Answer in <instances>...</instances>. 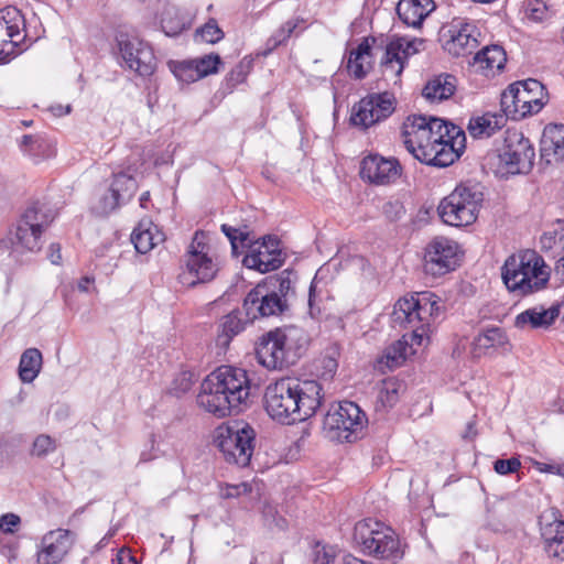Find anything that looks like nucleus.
<instances>
[{
  "label": "nucleus",
  "mask_w": 564,
  "mask_h": 564,
  "mask_svg": "<svg viewBox=\"0 0 564 564\" xmlns=\"http://www.w3.org/2000/svg\"><path fill=\"white\" fill-rule=\"evenodd\" d=\"M324 401V390L316 380L285 377L271 382L264 391L268 415L281 424L304 422L316 414Z\"/></svg>",
  "instance_id": "nucleus-1"
},
{
  "label": "nucleus",
  "mask_w": 564,
  "mask_h": 564,
  "mask_svg": "<svg viewBox=\"0 0 564 564\" xmlns=\"http://www.w3.org/2000/svg\"><path fill=\"white\" fill-rule=\"evenodd\" d=\"M250 395V380L245 369L220 366L202 382L197 404L207 413L224 419L239 413Z\"/></svg>",
  "instance_id": "nucleus-2"
},
{
  "label": "nucleus",
  "mask_w": 564,
  "mask_h": 564,
  "mask_svg": "<svg viewBox=\"0 0 564 564\" xmlns=\"http://www.w3.org/2000/svg\"><path fill=\"white\" fill-rule=\"evenodd\" d=\"M424 41L422 39H406L394 36L384 44L383 35L364 37L356 50L349 54L347 69L355 79H362L372 67V51L384 48L381 67L384 76H390L394 83L404 70L409 57L420 52Z\"/></svg>",
  "instance_id": "nucleus-3"
},
{
  "label": "nucleus",
  "mask_w": 564,
  "mask_h": 564,
  "mask_svg": "<svg viewBox=\"0 0 564 564\" xmlns=\"http://www.w3.org/2000/svg\"><path fill=\"white\" fill-rule=\"evenodd\" d=\"M308 343L302 328L290 326L263 334L256 344L258 362L268 370H282L294 364Z\"/></svg>",
  "instance_id": "nucleus-4"
},
{
  "label": "nucleus",
  "mask_w": 564,
  "mask_h": 564,
  "mask_svg": "<svg viewBox=\"0 0 564 564\" xmlns=\"http://www.w3.org/2000/svg\"><path fill=\"white\" fill-rule=\"evenodd\" d=\"M220 270L218 258L209 254L203 231H196L182 258L178 282L188 289L214 281Z\"/></svg>",
  "instance_id": "nucleus-5"
},
{
  "label": "nucleus",
  "mask_w": 564,
  "mask_h": 564,
  "mask_svg": "<svg viewBox=\"0 0 564 564\" xmlns=\"http://www.w3.org/2000/svg\"><path fill=\"white\" fill-rule=\"evenodd\" d=\"M484 202L479 184L462 183L445 196L437 206L442 221L453 227H464L477 220Z\"/></svg>",
  "instance_id": "nucleus-6"
},
{
  "label": "nucleus",
  "mask_w": 564,
  "mask_h": 564,
  "mask_svg": "<svg viewBox=\"0 0 564 564\" xmlns=\"http://www.w3.org/2000/svg\"><path fill=\"white\" fill-rule=\"evenodd\" d=\"M354 540L367 554L380 560L397 563L404 556V550L395 531L371 518L355 524Z\"/></svg>",
  "instance_id": "nucleus-7"
},
{
  "label": "nucleus",
  "mask_w": 564,
  "mask_h": 564,
  "mask_svg": "<svg viewBox=\"0 0 564 564\" xmlns=\"http://www.w3.org/2000/svg\"><path fill=\"white\" fill-rule=\"evenodd\" d=\"M436 296L430 292L413 294L409 297L400 299L392 312V321L412 332L413 343L421 345L429 317L437 315L440 311Z\"/></svg>",
  "instance_id": "nucleus-8"
},
{
  "label": "nucleus",
  "mask_w": 564,
  "mask_h": 564,
  "mask_svg": "<svg viewBox=\"0 0 564 564\" xmlns=\"http://www.w3.org/2000/svg\"><path fill=\"white\" fill-rule=\"evenodd\" d=\"M549 98L545 86L538 79L528 78L510 84L500 97L501 111L511 120L518 121L538 113Z\"/></svg>",
  "instance_id": "nucleus-9"
},
{
  "label": "nucleus",
  "mask_w": 564,
  "mask_h": 564,
  "mask_svg": "<svg viewBox=\"0 0 564 564\" xmlns=\"http://www.w3.org/2000/svg\"><path fill=\"white\" fill-rule=\"evenodd\" d=\"M452 124L435 117L411 115L402 124L401 139L409 153L421 161L424 152H429L441 138L447 137Z\"/></svg>",
  "instance_id": "nucleus-10"
},
{
  "label": "nucleus",
  "mask_w": 564,
  "mask_h": 564,
  "mask_svg": "<svg viewBox=\"0 0 564 564\" xmlns=\"http://www.w3.org/2000/svg\"><path fill=\"white\" fill-rule=\"evenodd\" d=\"M368 420L359 405L351 401L332 404L323 420V430L330 440L355 442L366 426Z\"/></svg>",
  "instance_id": "nucleus-11"
},
{
  "label": "nucleus",
  "mask_w": 564,
  "mask_h": 564,
  "mask_svg": "<svg viewBox=\"0 0 564 564\" xmlns=\"http://www.w3.org/2000/svg\"><path fill=\"white\" fill-rule=\"evenodd\" d=\"M502 174H527L534 164L535 151L524 134L517 129H507L503 139L495 150Z\"/></svg>",
  "instance_id": "nucleus-12"
},
{
  "label": "nucleus",
  "mask_w": 564,
  "mask_h": 564,
  "mask_svg": "<svg viewBox=\"0 0 564 564\" xmlns=\"http://www.w3.org/2000/svg\"><path fill=\"white\" fill-rule=\"evenodd\" d=\"M256 432L249 425L242 427L225 426L217 429L215 444L226 462L246 467L254 448Z\"/></svg>",
  "instance_id": "nucleus-13"
},
{
  "label": "nucleus",
  "mask_w": 564,
  "mask_h": 564,
  "mask_svg": "<svg viewBox=\"0 0 564 564\" xmlns=\"http://www.w3.org/2000/svg\"><path fill=\"white\" fill-rule=\"evenodd\" d=\"M480 30L476 22L463 17H455L440 31L443 48L452 56L470 55L479 45Z\"/></svg>",
  "instance_id": "nucleus-14"
},
{
  "label": "nucleus",
  "mask_w": 564,
  "mask_h": 564,
  "mask_svg": "<svg viewBox=\"0 0 564 564\" xmlns=\"http://www.w3.org/2000/svg\"><path fill=\"white\" fill-rule=\"evenodd\" d=\"M395 110V98L390 93L368 94L356 102L350 111V126L367 131L387 120Z\"/></svg>",
  "instance_id": "nucleus-15"
},
{
  "label": "nucleus",
  "mask_w": 564,
  "mask_h": 564,
  "mask_svg": "<svg viewBox=\"0 0 564 564\" xmlns=\"http://www.w3.org/2000/svg\"><path fill=\"white\" fill-rule=\"evenodd\" d=\"M459 246L446 237H435L424 253V271L432 276H442L459 265Z\"/></svg>",
  "instance_id": "nucleus-16"
},
{
  "label": "nucleus",
  "mask_w": 564,
  "mask_h": 564,
  "mask_svg": "<svg viewBox=\"0 0 564 564\" xmlns=\"http://www.w3.org/2000/svg\"><path fill=\"white\" fill-rule=\"evenodd\" d=\"M120 56L126 66L142 77L151 76L156 68L152 47L135 36L120 33L117 36Z\"/></svg>",
  "instance_id": "nucleus-17"
},
{
  "label": "nucleus",
  "mask_w": 564,
  "mask_h": 564,
  "mask_svg": "<svg viewBox=\"0 0 564 564\" xmlns=\"http://www.w3.org/2000/svg\"><path fill=\"white\" fill-rule=\"evenodd\" d=\"M20 24H24V20L19 10H0V64L9 63L25 50L22 46L25 35L22 34Z\"/></svg>",
  "instance_id": "nucleus-18"
},
{
  "label": "nucleus",
  "mask_w": 564,
  "mask_h": 564,
  "mask_svg": "<svg viewBox=\"0 0 564 564\" xmlns=\"http://www.w3.org/2000/svg\"><path fill=\"white\" fill-rule=\"evenodd\" d=\"M465 141V132L458 126L452 124L447 137L441 138L429 152H424L420 162L436 167L449 166L460 158Z\"/></svg>",
  "instance_id": "nucleus-19"
},
{
  "label": "nucleus",
  "mask_w": 564,
  "mask_h": 564,
  "mask_svg": "<svg viewBox=\"0 0 564 564\" xmlns=\"http://www.w3.org/2000/svg\"><path fill=\"white\" fill-rule=\"evenodd\" d=\"M532 259H535V250L527 249L518 254L507 258L501 268V276L505 285L510 292L518 295H528L532 293V286L527 278Z\"/></svg>",
  "instance_id": "nucleus-20"
},
{
  "label": "nucleus",
  "mask_w": 564,
  "mask_h": 564,
  "mask_svg": "<svg viewBox=\"0 0 564 564\" xmlns=\"http://www.w3.org/2000/svg\"><path fill=\"white\" fill-rule=\"evenodd\" d=\"M288 307L286 300L273 294L268 285L259 283L245 297L242 308L249 319L268 317L283 313Z\"/></svg>",
  "instance_id": "nucleus-21"
},
{
  "label": "nucleus",
  "mask_w": 564,
  "mask_h": 564,
  "mask_svg": "<svg viewBox=\"0 0 564 564\" xmlns=\"http://www.w3.org/2000/svg\"><path fill=\"white\" fill-rule=\"evenodd\" d=\"M138 189V182L134 176L119 172L113 174L108 193L102 195L94 210L99 216H107L118 207L132 199Z\"/></svg>",
  "instance_id": "nucleus-22"
},
{
  "label": "nucleus",
  "mask_w": 564,
  "mask_h": 564,
  "mask_svg": "<svg viewBox=\"0 0 564 564\" xmlns=\"http://www.w3.org/2000/svg\"><path fill=\"white\" fill-rule=\"evenodd\" d=\"M402 173V166L395 158H384L370 153L360 163V176L376 185L394 183Z\"/></svg>",
  "instance_id": "nucleus-23"
},
{
  "label": "nucleus",
  "mask_w": 564,
  "mask_h": 564,
  "mask_svg": "<svg viewBox=\"0 0 564 564\" xmlns=\"http://www.w3.org/2000/svg\"><path fill=\"white\" fill-rule=\"evenodd\" d=\"M69 531L56 529L45 533L36 552V564H58L67 553Z\"/></svg>",
  "instance_id": "nucleus-24"
},
{
  "label": "nucleus",
  "mask_w": 564,
  "mask_h": 564,
  "mask_svg": "<svg viewBox=\"0 0 564 564\" xmlns=\"http://www.w3.org/2000/svg\"><path fill=\"white\" fill-rule=\"evenodd\" d=\"M507 54L502 46L492 44L478 51L470 65L485 76H494L505 68Z\"/></svg>",
  "instance_id": "nucleus-25"
},
{
  "label": "nucleus",
  "mask_w": 564,
  "mask_h": 564,
  "mask_svg": "<svg viewBox=\"0 0 564 564\" xmlns=\"http://www.w3.org/2000/svg\"><path fill=\"white\" fill-rule=\"evenodd\" d=\"M242 310H234L225 315L219 324L216 337V345L221 349H227L237 335L246 329V326L252 323Z\"/></svg>",
  "instance_id": "nucleus-26"
},
{
  "label": "nucleus",
  "mask_w": 564,
  "mask_h": 564,
  "mask_svg": "<svg viewBox=\"0 0 564 564\" xmlns=\"http://www.w3.org/2000/svg\"><path fill=\"white\" fill-rule=\"evenodd\" d=\"M41 234H39L26 220L21 217L13 228L10 229L8 239L0 240L1 245L28 251H37L41 249Z\"/></svg>",
  "instance_id": "nucleus-27"
},
{
  "label": "nucleus",
  "mask_w": 564,
  "mask_h": 564,
  "mask_svg": "<svg viewBox=\"0 0 564 564\" xmlns=\"http://www.w3.org/2000/svg\"><path fill=\"white\" fill-rule=\"evenodd\" d=\"M560 315L558 306L552 305L545 310L543 306L530 307L516 316L514 326L519 329L547 328Z\"/></svg>",
  "instance_id": "nucleus-28"
},
{
  "label": "nucleus",
  "mask_w": 564,
  "mask_h": 564,
  "mask_svg": "<svg viewBox=\"0 0 564 564\" xmlns=\"http://www.w3.org/2000/svg\"><path fill=\"white\" fill-rule=\"evenodd\" d=\"M541 155L547 162L564 161V124H549L541 138Z\"/></svg>",
  "instance_id": "nucleus-29"
},
{
  "label": "nucleus",
  "mask_w": 564,
  "mask_h": 564,
  "mask_svg": "<svg viewBox=\"0 0 564 564\" xmlns=\"http://www.w3.org/2000/svg\"><path fill=\"white\" fill-rule=\"evenodd\" d=\"M435 9L433 0H400L397 6L399 19L406 25L421 26L424 19Z\"/></svg>",
  "instance_id": "nucleus-30"
},
{
  "label": "nucleus",
  "mask_w": 564,
  "mask_h": 564,
  "mask_svg": "<svg viewBox=\"0 0 564 564\" xmlns=\"http://www.w3.org/2000/svg\"><path fill=\"white\" fill-rule=\"evenodd\" d=\"M256 242L247 246L249 252L243 258V265L249 269H254L261 273H267L279 269L283 262V253H275L262 251L261 248H256Z\"/></svg>",
  "instance_id": "nucleus-31"
},
{
  "label": "nucleus",
  "mask_w": 564,
  "mask_h": 564,
  "mask_svg": "<svg viewBox=\"0 0 564 564\" xmlns=\"http://www.w3.org/2000/svg\"><path fill=\"white\" fill-rule=\"evenodd\" d=\"M508 119L510 117L501 110L500 112H486L469 120L468 131L474 138H489L502 129Z\"/></svg>",
  "instance_id": "nucleus-32"
},
{
  "label": "nucleus",
  "mask_w": 564,
  "mask_h": 564,
  "mask_svg": "<svg viewBox=\"0 0 564 564\" xmlns=\"http://www.w3.org/2000/svg\"><path fill=\"white\" fill-rule=\"evenodd\" d=\"M457 78L454 75L443 73L427 80L422 95L431 102H441L449 99L456 90Z\"/></svg>",
  "instance_id": "nucleus-33"
},
{
  "label": "nucleus",
  "mask_w": 564,
  "mask_h": 564,
  "mask_svg": "<svg viewBox=\"0 0 564 564\" xmlns=\"http://www.w3.org/2000/svg\"><path fill=\"white\" fill-rule=\"evenodd\" d=\"M509 345V338L506 332L496 326L485 327L474 338L473 354L476 357L486 355L491 348H505Z\"/></svg>",
  "instance_id": "nucleus-34"
},
{
  "label": "nucleus",
  "mask_w": 564,
  "mask_h": 564,
  "mask_svg": "<svg viewBox=\"0 0 564 564\" xmlns=\"http://www.w3.org/2000/svg\"><path fill=\"white\" fill-rule=\"evenodd\" d=\"M542 542H564V520L558 509L551 508L539 518Z\"/></svg>",
  "instance_id": "nucleus-35"
},
{
  "label": "nucleus",
  "mask_w": 564,
  "mask_h": 564,
  "mask_svg": "<svg viewBox=\"0 0 564 564\" xmlns=\"http://www.w3.org/2000/svg\"><path fill=\"white\" fill-rule=\"evenodd\" d=\"M164 240L163 234L152 223H140L131 235L137 252L145 254Z\"/></svg>",
  "instance_id": "nucleus-36"
},
{
  "label": "nucleus",
  "mask_w": 564,
  "mask_h": 564,
  "mask_svg": "<svg viewBox=\"0 0 564 564\" xmlns=\"http://www.w3.org/2000/svg\"><path fill=\"white\" fill-rule=\"evenodd\" d=\"M191 20L177 7L167 4L161 14V28L167 36H177L189 28Z\"/></svg>",
  "instance_id": "nucleus-37"
},
{
  "label": "nucleus",
  "mask_w": 564,
  "mask_h": 564,
  "mask_svg": "<svg viewBox=\"0 0 564 564\" xmlns=\"http://www.w3.org/2000/svg\"><path fill=\"white\" fill-rule=\"evenodd\" d=\"M43 364L42 352L37 348L23 351L19 362V377L22 382L31 383L39 376Z\"/></svg>",
  "instance_id": "nucleus-38"
},
{
  "label": "nucleus",
  "mask_w": 564,
  "mask_h": 564,
  "mask_svg": "<svg viewBox=\"0 0 564 564\" xmlns=\"http://www.w3.org/2000/svg\"><path fill=\"white\" fill-rule=\"evenodd\" d=\"M55 216L56 214L53 209L47 207L45 204L36 202L25 209L21 215V218L31 223L32 227L42 235L43 231L53 223Z\"/></svg>",
  "instance_id": "nucleus-39"
},
{
  "label": "nucleus",
  "mask_w": 564,
  "mask_h": 564,
  "mask_svg": "<svg viewBox=\"0 0 564 564\" xmlns=\"http://www.w3.org/2000/svg\"><path fill=\"white\" fill-rule=\"evenodd\" d=\"M408 349V341L397 340L388 346L383 354L377 359V368L381 372H386V369L393 370L400 367L405 361Z\"/></svg>",
  "instance_id": "nucleus-40"
},
{
  "label": "nucleus",
  "mask_w": 564,
  "mask_h": 564,
  "mask_svg": "<svg viewBox=\"0 0 564 564\" xmlns=\"http://www.w3.org/2000/svg\"><path fill=\"white\" fill-rule=\"evenodd\" d=\"M564 221L556 220L555 227L545 230L541 238L540 245L542 251L549 253L552 258H556L564 251Z\"/></svg>",
  "instance_id": "nucleus-41"
},
{
  "label": "nucleus",
  "mask_w": 564,
  "mask_h": 564,
  "mask_svg": "<svg viewBox=\"0 0 564 564\" xmlns=\"http://www.w3.org/2000/svg\"><path fill=\"white\" fill-rule=\"evenodd\" d=\"M527 278L532 286V293L543 290L550 280V267L546 265L542 256L535 251V259H532Z\"/></svg>",
  "instance_id": "nucleus-42"
},
{
  "label": "nucleus",
  "mask_w": 564,
  "mask_h": 564,
  "mask_svg": "<svg viewBox=\"0 0 564 564\" xmlns=\"http://www.w3.org/2000/svg\"><path fill=\"white\" fill-rule=\"evenodd\" d=\"M20 148L25 154L34 159H45L52 154V148L48 142L37 135H23Z\"/></svg>",
  "instance_id": "nucleus-43"
},
{
  "label": "nucleus",
  "mask_w": 564,
  "mask_h": 564,
  "mask_svg": "<svg viewBox=\"0 0 564 564\" xmlns=\"http://www.w3.org/2000/svg\"><path fill=\"white\" fill-rule=\"evenodd\" d=\"M403 391L404 384L402 382L394 379L384 380L378 394V403L386 409H391L399 402Z\"/></svg>",
  "instance_id": "nucleus-44"
},
{
  "label": "nucleus",
  "mask_w": 564,
  "mask_h": 564,
  "mask_svg": "<svg viewBox=\"0 0 564 564\" xmlns=\"http://www.w3.org/2000/svg\"><path fill=\"white\" fill-rule=\"evenodd\" d=\"M221 231L230 241L234 253H237L239 245L242 248H247L248 245L256 242V236L247 230V226H243V228H235L224 224L221 225Z\"/></svg>",
  "instance_id": "nucleus-45"
},
{
  "label": "nucleus",
  "mask_w": 564,
  "mask_h": 564,
  "mask_svg": "<svg viewBox=\"0 0 564 564\" xmlns=\"http://www.w3.org/2000/svg\"><path fill=\"white\" fill-rule=\"evenodd\" d=\"M167 66L177 80L182 83L191 84L200 79L193 59L170 61Z\"/></svg>",
  "instance_id": "nucleus-46"
},
{
  "label": "nucleus",
  "mask_w": 564,
  "mask_h": 564,
  "mask_svg": "<svg viewBox=\"0 0 564 564\" xmlns=\"http://www.w3.org/2000/svg\"><path fill=\"white\" fill-rule=\"evenodd\" d=\"M195 382L194 373L189 370H183L175 375L173 378L171 386L169 388V393L180 398L187 393Z\"/></svg>",
  "instance_id": "nucleus-47"
},
{
  "label": "nucleus",
  "mask_w": 564,
  "mask_h": 564,
  "mask_svg": "<svg viewBox=\"0 0 564 564\" xmlns=\"http://www.w3.org/2000/svg\"><path fill=\"white\" fill-rule=\"evenodd\" d=\"M301 23H304V20L302 18H293L288 20L269 39V43H272L273 47L284 44L295 32V30L300 26Z\"/></svg>",
  "instance_id": "nucleus-48"
},
{
  "label": "nucleus",
  "mask_w": 564,
  "mask_h": 564,
  "mask_svg": "<svg viewBox=\"0 0 564 564\" xmlns=\"http://www.w3.org/2000/svg\"><path fill=\"white\" fill-rule=\"evenodd\" d=\"M200 79L218 72L221 58L218 54H208L193 59Z\"/></svg>",
  "instance_id": "nucleus-49"
},
{
  "label": "nucleus",
  "mask_w": 564,
  "mask_h": 564,
  "mask_svg": "<svg viewBox=\"0 0 564 564\" xmlns=\"http://www.w3.org/2000/svg\"><path fill=\"white\" fill-rule=\"evenodd\" d=\"M337 547L329 544L316 542L312 550L313 564H335Z\"/></svg>",
  "instance_id": "nucleus-50"
},
{
  "label": "nucleus",
  "mask_w": 564,
  "mask_h": 564,
  "mask_svg": "<svg viewBox=\"0 0 564 564\" xmlns=\"http://www.w3.org/2000/svg\"><path fill=\"white\" fill-rule=\"evenodd\" d=\"M252 68V61L243 58L241 59L227 75L226 82L230 89H234L237 85L242 84L248 74Z\"/></svg>",
  "instance_id": "nucleus-51"
},
{
  "label": "nucleus",
  "mask_w": 564,
  "mask_h": 564,
  "mask_svg": "<svg viewBox=\"0 0 564 564\" xmlns=\"http://www.w3.org/2000/svg\"><path fill=\"white\" fill-rule=\"evenodd\" d=\"M225 33L218 26L215 19H209L202 28L196 30V37H199L203 42L215 44L224 39Z\"/></svg>",
  "instance_id": "nucleus-52"
},
{
  "label": "nucleus",
  "mask_w": 564,
  "mask_h": 564,
  "mask_svg": "<svg viewBox=\"0 0 564 564\" xmlns=\"http://www.w3.org/2000/svg\"><path fill=\"white\" fill-rule=\"evenodd\" d=\"M527 17L535 22H542L551 15L550 8L544 0H527Z\"/></svg>",
  "instance_id": "nucleus-53"
},
{
  "label": "nucleus",
  "mask_w": 564,
  "mask_h": 564,
  "mask_svg": "<svg viewBox=\"0 0 564 564\" xmlns=\"http://www.w3.org/2000/svg\"><path fill=\"white\" fill-rule=\"evenodd\" d=\"M55 449V440L52 438L50 435L40 434L39 436L35 437L32 444L31 455L36 457H44L47 454L54 452Z\"/></svg>",
  "instance_id": "nucleus-54"
},
{
  "label": "nucleus",
  "mask_w": 564,
  "mask_h": 564,
  "mask_svg": "<svg viewBox=\"0 0 564 564\" xmlns=\"http://www.w3.org/2000/svg\"><path fill=\"white\" fill-rule=\"evenodd\" d=\"M262 284L268 285V289L273 294H279L282 299H285L291 290V280L289 276H270Z\"/></svg>",
  "instance_id": "nucleus-55"
},
{
  "label": "nucleus",
  "mask_w": 564,
  "mask_h": 564,
  "mask_svg": "<svg viewBox=\"0 0 564 564\" xmlns=\"http://www.w3.org/2000/svg\"><path fill=\"white\" fill-rule=\"evenodd\" d=\"M521 467L519 457L512 456L508 459H497L494 462V470L499 475H510L517 473Z\"/></svg>",
  "instance_id": "nucleus-56"
},
{
  "label": "nucleus",
  "mask_w": 564,
  "mask_h": 564,
  "mask_svg": "<svg viewBox=\"0 0 564 564\" xmlns=\"http://www.w3.org/2000/svg\"><path fill=\"white\" fill-rule=\"evenodd\" d=\"M383 215L390 221H399L405 215V207L400 200H389L383 205Z\"/></svg>",
  "instance_id": "nucleus-57"
},
{
  "label": "nucleus",
  "mask_w": 564,
  "mask_h": 564,
  "mask_svg": "<svg viewBox=\"0 0 564 564\" xmlns=\"http://www.w3.org/2000/svg\"><path fill=\"white\" fill-rule=\"evenodd\" d=\"M256 248H261L262 251H269L273 254L275 253H282V250L280 248V240L275 236H264L262 238H257Z\"/></svg>",
  "instance_id": "nucleus-58"
},
{
  "label": "nucleus",
  "mask_w": 564,
  "mask_h": 564,
  "mask_svg": "<svg viewBox=\"0 0 564 564\" xmlns=\"http://www.w3.org/2000/svg\"><path fill=\"white\" fill-rule=\"evenodd\" d=\"M20 523L21 519L18 514L6 513L0 517V530L3 533H13Z\"/></svg>",
  "instance_id": "nucleus-59"
},
{
  "label": "nucleus",
  "mask_w": 564,
  "mask_h": 564,
  "mask_svg": "<svg viewBox=\"0 0 564 564\" xmlns=\"http://www.w3.org/2000/svg\"><path fill=\"white\" fill-rule=\"evenodd\" d=\"M251 491V486L248 482H240L238 485H229L221 491V497L225 499L237 498L241 495Z\"/></svg>",
  "instance_id": "nucleus-60"
},
{
  "label": "nucleus",
  "mask_w": 564,
  "mask_h": 564,
  "mask_svg": "<svg viewBox=\"0 0 564 564\" xmlns=\"http://www.w3.org/2000/svg\"><path fill=\"white\" fill-rule=\"evenodd\" d=\"M543 550L549 557L562 561L564 555V542H543Z\"/></svg>",
  "instance_id": "nucleus-61"
},
{
  "label": "nucleus",
  "mask_w": 564,
  "mask_h": 564,
  "mask_svg": "<svg viewBox=\"0 0 564 564\" xmlns=\"http://www.w3.org/2000/svg\"><path fill=\"white\" fill-rule=\"evenodd\" d=\"M0 553L6 556L9 562L14 561L18 557V543H3L0 541Z\"/></svg>",
  "instance_id": "nucleus-62"
},
{
  "label": "nucleus",
  "mask_w": 564,
  "mask_h": 564,
  "mask_svg": "<svg viewBox=\"0 0 564 564\" xmlns=\"http://www.w3.org/2000/svg\"><path fill=\"white\" fill-rule=\"evenodd\" d=\"M316 286H315V283L314 281L311 283L310 285V290H308V312H310V315L315 318L317 317V315H319L321 313V310L318 306H316L315 304V300H316Z\"/></svg>",
  "instance_id": "nucleus-63"
},
{
  "label": "nucleus",
  "mask_w": 564,
  "mask_h": 564,
  "mask_svg": "<svg viewBox=\"0 0 564 564\" xmlns=\"http://www.w3.org/2000/svg\"><path fill=\"white\" fill-rule=\"evenodd\" d=\"M118 564H138L134 555L129 549H121L117 554Z\"/></svg>",
  "instance_id": "nucleus-64"
}]
</instances>
